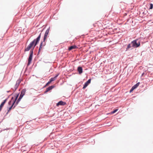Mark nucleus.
I'll return each mask as SVG.
<instances>
[{"mask_svg": "<svg viewBox=\"0 0 153 153\" xmlns=\"http://www.w3.org/2000/svg\"><path fill=\"white\" fill-rule=\"evenodd\" d=\"M41 33H40L39 36L36 39L34 40L33 42H32L30 44L27 46V48L25 49V51H29L30 48L34 46L33 48L36 46L37 43L39 42L40 40V36H41Z\"/></svg>", "mask_w": 153, "mask_h": 153, "instance_id": "f257e3e1", "label": "nucleus"}, {"mask_svg": "<svg viewBox=\"0 0 153 153\" xmlns=\"http://www.w3.org/2000/svg\"><path fill=\"white\" fill-rule=\"evenodd\" d=\"M18 95H17L16 96V97L15 99H14V100H13L12 101V100H13V97H12V100L11 101H10L9 102V103H8V104L9 105H10L11 104V102H12V105L11 106H10L9 108V109L8 110V111L7 112V114L8 113V112L10 111L11 110V109L13 106V105H14V103H15V102L16 101V100L18 98Z\"/></svg>", "mask_w": 153, "mask_h": 153, "instance_id": "f03ea898", "label": "nucleus"}, {"mask_svg": "<svg viewBox=\"0 0 153 153\" xmlns=\"http://www.w3.org/2000/svg\"><path fill=\"white\" fill-rule=\"evenodd\" d=\"M26 92V90L25 89H23L22 90L21 92V94L19 96V98L18 100L17 101L16 104L13 107V108L15 107V106L16 105L19 103V101L21 100V99L22 98L23 96L25 94Z\"/></svg>", "mask_w": 153, "mask_h": 153, "instance_id": "7ed1b4c3", "label": "nucleus"}, {"mask_svg": "<svg viewBox=\"0 0 153 153\" xmlns=\"http://www.w3.org/2000/svg\"><path fill=\"white\" fill-rule=\"evenodd\" d=\"M137 40H134L131 42L132 46L134 48H137L139 47L140 45L139 42H137Z\"/></svg>", "mask_w": 153, "mask_h": 153, "instance_id": "20e7f679", "label": "nucleus"}, {"mask_svg": "<svg viewBox=\"0 0 153 153\" xmlns=\"http://www.w3.org/2000/svg\"><path fill=\"white\" fill-rule=\"evenodd\" d=\"M33 55V50H31L30 51V54L28 59V63L27 64L28 65H30L31 62Z\"/></svg>", "mask_w": 153, "mask_h": 153, "instance_id": "39448f33", "label": "nucleus"}, {"mask_svg": "<svg viewBox=\"0 0 153 153\" xmlns=\"http://www.w3.org/2000/svg\"><path fill=\"white\" fill-rule=\"evenodd\" d=\"M45 42V41H44L43 40V41L41 42L39 50L38 53H39V52H40V51L42 50L44 48V47L46 45V43Z\"/></svg>", "mask_w": 153, "mask_h": 153, "instance_id": "423d86ee", "label": "nucleus"}, {"mask_svg": "<svg viewBox=\"0 0 153 153\" xmlns=\"http://www.w3.org/2000/svg\"><path fill=\"white\" fill-rule=\"evenodd\" d=\"M49 28H48L45 32L43 39L44 41H45L46 40V39L49 33Z\"/></svg>", "mask_w": 153, "mask_h": 153, "instance_id": "0eeeda50", "label": "nucleus"}, {"mask_svg": "<svg viewBox=\"0 0 153 153\" xmlns=\"http://www.w3.org/2000/svg\"><path fill=\"white\" fill-rule=\"evenodd\" d=\"M91 79H88L85 84L83 87V88L85 89L86 87L91 83Z\"/></svg>", "mask_w": 153, "mask_h": 153, "instance_id": "6e6552de", "label": "nucleus"}, {"mask_svg": "<svg viewBox=\"0 0 153 153\" xmlns=\"http://www.w3.org/2000/svg\"><path fill=\"white\" fill-rule=\"evenodd\" d=\"M21 82V80L20 79H19L17 80L15 86V89H16L17 88Z\"/></svg>", "mask_w": 153, "mask_h": 153, "instance_id": "1a4fd4ad", "label": "nucleus"}, {"mask_svg": "<svg viewBox=\"0 0 153 153\" xmlns=\"http://www.w3.org/2000/svg\"><path fill=\"white\" fill-rule=\"evenodd\" d=\"M66 104V103L65 102H64L62 101H59L56 104V106H58L59 105H65Z\"/></svg>", "mask_w": 153, "mask_h": 153, "instance_id": "9d476101", "label": "nucleus"}, {"mask_svg": "<svg viewBox=\"0 0 153 153\" xmlns=\"http://www.w3.org/2000/svg\"><path fill=\"white\" fill-rule=\"evenodd\" d=\"M54 87V86L53 85H51L50 86H49V87L48 88L45 92V93H47L49 91H50L51 90H52L53 88Z\"/></svg>", "mask_w": 153, "mask_h": 153, "instance_id": "9b49d317", "label": "nucleus"}, {"mask_svg": "<svg viewBox=\"0 0 153 153\" xmlns=\"http://www.w3.org/2000/svg\"><path fill=\"white\" fill-rule=\"evenodd\" d=\"M77 70L79 74H81L82 73V69L81 67H78Z\"/></svg>", "mask_w": 153, "mask_h": 153, "instance_id": "f8f14e48", "label": "nucleus"}, {"mask_svg": "<svg viewBox=\"0 0 153 153\" xmlns=\"http://www.w3.org/2000/svg\"><path fill=\"white\" fill-rule=\"evenodd\" d=\"M58 74H57L54 77L51 78L50 80V82H51L55 80L56 79V77L58 76Z\"/></svg>", "mask_w": 153, "mask_h": 153, "instance_id": "ddd939ff", "label": "nucleus"}, {"mask_svg": "<svg viewBox=\"0 0 153 153\" xmlns=\"http://www.w3.org/2000/svg\"><path fill=\"white\" fill-rule=\"evenodd\" d=\"M77 48V46L76 45L72 46H71V47H69V48H68V50L69 51H70V50H72L73 49H76Z\"/></svg>", "mask_w": 153, "mask_h": 153, "instance_id": "4468645a", "label": "nucleus"}, {"mask_svg": "<svg viewBox=\"0 0 153 153\" xmlns=\"http://www.w3.org/2000/svg\"><path fill=\"white\" fill-rule=\"evenodd\" d=\"M133 47L132 46V45L131 44H131H129L127 46V47L126 48V50H127Z\"/></svg>", "mask_w": 153, "mask_h": 153, "instance_id": "2eb2a0df", "label": "nucleus"}, {"mask_svg": "<svg viewBox=\"0 0 153 153\" xmlns=\"http://www.w3.org/2000/svg\"><path fill=\"white\" fill-rule=\"evenodd\" d=\"M139 84L140 82L137 83L136 84L133 86V87L135 89L139 85Z\"/></svg>", "mask_w": 153, "mask_h": 153, "instance_id": "dca6fc26", "label": "nucleus"}, {"mask_svg": "<svg viewBox=\"0 0 153 153\" xmlns=\"http://www.w3.org/2000/svg\"><path fill=\"white\" fill-rule=\"evenodd\" d=\"M118 110V109H116L111 112V114H114Z\"/></svg>", "mask_w": 153, "mask_h": 153, "instance_id": "f3484780", "label": "nucleus"}, {"mask_svg": "<svg viewBox=\"0 0 153 153\" xmlns=\"http://www.w3.org/2000/svg\"><path fill=\"white\" fill-rule=\"evenodd\" d=\"M135 88L133 86L131 89L130 91V92L131 93L132 92Z\"/></svg>", "mask_w": 153, "mask_h": 153, "instance_id": "a211bd4d", "label": "nucleus"}, {"mask_svg": "<svg viewBox=\"0 0 153 153\" xmlns=\"http://www.w3.org/2000/svg\"><path fill=\"white\" fill-rule=\"evenodd\" d=\"M150 9H152L153 7V5L152 4V3H151L150 4Z\"/></svg>", "mask_w": 153, "mask_h": 153, "instance_id": "6ab92c4d", "label": "nucleus"}, {"mask_svg": "<svg viewBox=\"0 0 153 153\" xmlns=\"http://www.w3.org/2000/svg\"><path fill=\"white\" fill-rule=\"evenodd\" d=\"M51 82H50V81H49L47 83V84H46V85H48V84H50V83Z\"/></svg>", "mask_w": 153, "mask_h": 153, "instance_id": "aec40b11", "label": "nucleus"}]
</instances>
